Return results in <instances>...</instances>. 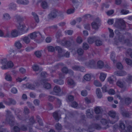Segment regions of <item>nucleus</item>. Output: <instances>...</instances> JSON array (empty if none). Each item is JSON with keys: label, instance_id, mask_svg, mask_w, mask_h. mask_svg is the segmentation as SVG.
I'll list each match as a JSON object with an SVG mask.
<instances>
[{"label": "nucleus", "instance_id": "f257e3e1", "mask_svg": "<svg viewBox=\"0 0 132 132\" xmlns=\"http://www.w3.org/2000/svg\"><path fill=\"white\" fill-rule=\"evenodd\" d=\"M7 117L6 120L7 122H9V124L11 126L16 124V123L14 120L13 116L12 115L11 112L9 110H7Z\"/></svg>", "mask_w": 132, "mask_h": 132}, {"label": "nucleus", "instance_id": "f03ea898", "mask_svg": "<svg viewBox=\"0 0 132 132\" xmlns=\"http://www.w3.org/2000/svg\"><path fill=\"white\" fill-rule=\"evenodd\" d=\"M115 32L117 35H119L118 40L121 44H123L124 43H127V45H129V40L128 39L125 40L124 36L120 34L119 30H116Z\"/></svg>", "mask_w": 132, "mask_h": 132}, {"label": "nucleus", "instance_id": "7ed1b4c3", "mask_svg": "<svg viewBox=\"0 0 132 132\" xmlns=\"http://www.w3.org/2000/svg\"><path fill=\"white\" fill-rule=\"evenodd\" d=\"M109 116L111 118L114 119V120L111 121V124H113L117 121L119 119L118 114L114 111H111L108 113Z\"/></svg>", "mask_w": 132, "mask_h": 132}, {"label": "nucleus", "instance_id": "20e7f679", "mask_svg": "<svg viewBox=\"0 0 132 132\" xmlns=\"http://www.w3.org/2000/svg\"><path fill=\"white\" fill-rule=\"evenodd\" d=\"M115 25L119 29H124L125 27V21L122 19H117Z\"/></svg>", "mask_w": 132, "mask_h": 132}, {"label": "nucleus", "instance_id": "39448f33", "mask_svg": "<svg viewBox=\"0 0 132 132\" xmlns=\"http://www.w3.org/2000/svg\"><path fill=\"white\" fill-rule=\"evenodd\" d=\"M111 120L108 119H105V118H102L100 121V122L102 126L103 129H106L108 128L109 127V123L111 124Z\"/></svg>", "mask_w": 132, "mask_h": 132}, {"label": "nucleus", "instance_id": "423d86ee", "mask_svg": "<svg viewBox=\"0 0 132 132\" xmlns=\"http://www.w3.org/2000/svg\"><path fill=\"white\" fill-rule=\"evenodd\" d=\"M57 42L60 44L62 46H65L67 47H70L71 45V43L69 40L66 39L65 38H64L61 40L60 39H57Z\"/></svg>", "mask_w": 132, "mask_h": 132}, {"label": "nucleus", "instance_id": "0eeeda50", "mask_svg": "<svg viewBox=\"0 0 132 132\" xmlns=\"http://www.w3.org/2000/svg\"><path fill=\"white\" fill-rule=\"evenodd\" d=\"M103 127L101 125H100L98 123L93 124L89 126L88 130L89 132H92L94 129L99 130L101 129H103Z\"/></svg>", "mask_w": 132, "mask_h": 132}, {"label": "nucleus", "instance_id": "6e6552de", "mask_svg": "<svg viewBox=\"0 0 132 132\" xmlns=\"http://www.w3.org/2000/svg\"><path fill=\"white\" fill-rule=\"evenodd\" d=\"M19 34L18 31L16 29L12 30L10 33H7L6 36L10 38H15L18 37Z\"/></svg>", "mask_w": 132, "mask_h": 132}, {"label": "nucleus", "instance_id": "1a4fd4ad", "mask_svg": "<svg viewBox=\"0 0 132 132\" xmlns=\"http://www.w3.org/2000/svg\"><path fill=\"white\" fill-rule=\"evenodd\" d=\"M101 20L99 18H97L95 21L91 23L92 27L93 29L96 30L99 28L100 26V23Z\"/></svg>", "mask_w": 132, "mask_h": 132}, {"label": "nucleus", "instance_id": "9d476101", "mask_svg": "<svg viewBox=\"0 0 132 132\" xmlns=\"http://www.w3.org/2000/svg\"><path fill=\"white\" fill-rule=\"evenodd\" d=\"M85 65L89 68H94L95 67L96 61L94 60H90L89 62L85 63Z\"/></svg>", "mask_w": 132, "mask_h": 132}, {"label": "nucleus", "instance_id": "9b49d317", "mask_svg": "<svg viewBox=\"0 0 132 132\" xmlns=\"http://www.w3.org/2000/svg\"><path fill=\"white\" fill-rule=\"evenodd\" d=\"M7 60L6 58L2 59L1 60L0 63L2 65L1 68L3 70H6L7 69Z\"/></svg>", "mask_w": 132, "mask_h": 132}, {"label": "nucleus", "instance_id": "f8f14e48", "mask_svg": "<svg viewBox=\"0 0 132 132\" xmlns=\"http://www.w3.org/2000/svg\"><path fill=\"white\" fill-rule=\"evenodd\" d=\"M61 90L60 87L55 86L53 88V91L50 92V94L53 95H57L61 92Z\"/></svg>", "mask_w": 132, "mask_h": 132}, {"label": "nucleus", "instance_id": "ddd939ff", "mask_svg": "<svg viewBox=\"0 0 132 132\" xmlns=\"http://www.w3.org/2000/svg\"><path fill=\"white\" fill-rule=\"evenodd\" d=\"M39 85L38 82H35L33 84L28 83L27 84V87L29 88L32 90L35 89Z\"/></svg>", "mask_w": 132, "mask_h": 132}, {"label": "nucleus", "instance_id": "4468645a", "mask_svg": "<svg viewBox=\"0 0 132 132\" xmlns=\"http://www.w3.org/2000/svg\"><path fill=\"white\" fill-rule=\"evenodd\" d=\"M119 127L120 129V132H127L125 129V125L122 121H119Z\"/></svg>", "mask_w": 132, "mask_h": 132}, {"label": "nucleus", "instance_id": "2eb2a0df", "mask_svg": "<svg viewBox=\"0 0 132 132\" xmlns=\"http://www.w3.org/2000/svg\"><path fill=\"white\" fill-rule=\"evenodd\" d=\"M3 102L6 104L10 105L11 104H15L16 103V101L12 99L9 98L7 100H4Z\"/></svg>", "mask_w": 132, "mask_h": 132}, {"label": "nucleus", "instance_id": "dca6fc26", "mask_svg": "<svg viewBox=\"0 0 132 132\" xmlns=\"http://www.w3.org/2000/svg\"><path fill=\"white\" fill-rule=\"evenodd\" d=\"M47 80L44 79L41 81V83L44 85V87L45 88L48 89L51 87V84L47 82Z\"/></svg>", "mask_w": 132, "mask_h": 132}, {"label": "nucleus", "instance_id": "f3484780", "mask_svg": "<svg viewBox=\"0 0 132 132\" xmlns=\"http://www.w3.org/2000/svg\"><path fill=\"white\" fill-rule=\"evenodd\" d=\"M72 69L74 70L79 71L82 72H84L85 70L84 68L81 66L75 65L72 67Z\"/></svg>", "mask_w": 132, "mask_h": 132}, {"label": "nucleus", "instance_id": "a211bd4d", "mask_svg": "<svg viewBox=\"0 0 132 132\" xmlns=\"http://www.w3.org/2000/svg\"><path fill=\"white\" fill-rule=\"evenodd\" d=\"M57 11L55 9H53L51 12L49 14L48 17L50 19L54 18L56 17Z\"/></svg>", "mask_w": 132, "mask_h": 132}, {"label": "nucleus", "instance_id": "6ab92c4d", "mask_svg": "<svg viewBox=\"0 0 132 132\" xmlns=\"http://www.w3.org/2000/svg\"><path fill=\"white\" fill-rule=\"evenodd\" d=\"M41 35L40 33L39 32H35L30 34L28 35L30 38L31 39H33L36 38L38 35Z\"/></svg>", "mask_w": 132, "mask_h": 132}, {"label": "nucleus", "instance_id": "aec40b11", "mask_svg": "<svg viewBox=\"0 0 132 132\" xmlns=\"http://www.w3.org/2000/svg\"><path fill=\"white\" fill-rule=\"evenodd\" d=\"M55 49L58 51L59 55L60 57L63 56V54L64 52V50H63L60 47L56 46L55 47Z\"/></svg>", "mask_w": 132, "mask_h": 132}, {"label": "nucleus", "instance_id": "412c9836", "mask_svg": "<svg viewBox=\"0 0 132 132\" xmlns=\"http://www.w3.org/2000/svg\"><path fill=\"white\" fill-rule=\"evenodd\" d=\"M93 110L92 109H89L87 110L86 111V114L87 117L89 118H92Z\"/></svg>", "mask_w": 132, "mask_h": 132}, {"label": "nucleus", "instance_id": "4be33fe9", "mask_svg": "<svg viewBox=\"0 0 132 132\" xmlns=\"http://www.w3.org/2000/svg\"><path fill=\"white\" fill-rule=\"evenodd\" d=\"M62 71L64 73H67L68 72L71 75H73V72L71 70H68L67 68L65 67H63L62 69Z\"/></svg>", "mask_w": 132, "mask_h": 132}, {"label": "nucleus", "instance_id": "5701e85b", "mask_svg": "<svg viewBox=\"0 0 132 132\" xmlns=\"http://www.w3.org/2000/svg\"><path fill=\"white\" fill-rule=\"evenodd\" d=\"M17 28L18 29L21 31H23L25 29L26 26L25 24L22 23H19L17 26Z\"/></svg>", "mask_w": 132, "mask_h": 132}, {"label": "nucleus", "instance_id": "b1692460", "mask_svg": "<svg viewBox=\"0 0 132 132\" xmlns=\"http://www.w3.org/2000/svg\"><path fill=\"white\" fill-rule=\"evenodd\" d=\"M114 74L116 75L122 76L126 75V73L124 71H116L114 72Z\"/></svg>", "mask_w": 132, "mask_h": 132}, {"label": "nucleus", "instance_id": "393cba45", "mask_svg": "<svg viewBox=\"0 0 132 132\" xmlns=\"http://www.w3.org/2000/svg\"><path fill=\"white\" fill-rule=\"evenodd\" d=\"M116 84L118 86L121 88L123 87L125 85L124 82L121 80H118L116 82Z\"/></svg>", "mask_w": 132, "mask_h": 132}, {"label": "nucleus", "instance_id": "a878e982", "mask_svg": "<svg viewBox=\"0 0 132 132\" xmlns=\"http://www.w3.org/2000/svg\"><path fill=\"white\" fill-rule=\"evenodd\" d=\"M97 36H94L92 37H89L88 39V43L90 44H92L94 42H95L96 38H97Z\"/></svg>", "mask_w": 132, "mask_h": 132}, {"label": "nucleus", "instance_id": "bb28decb", "mask_svg": "<svg viewBox=\"0 0 132 132\" xmlns=\"http://www.w3.org/2000/svg\"><path fill=\"white\" fill-rule=\"evenodd\" d=\"M14 45L15 47L18 49H20L22 47V45L20 41L16 42Z\"/></svg>", "mask_w": 132, "mask_h": 132}, {"label": "nucleus", "instance_id": "cd10ccee", "mask_svg": "<svg viewBox=\"0 0 132 132\" xmlns=\"http://www.w3.org/2000/svg\"><path fill=\"white\" fill-rule=\"evenodd\" d=\"M97 38H96L95 43L97 46H100L102 44V41L100 39L99 37L97 36Z\"/></svg>", "mask_w": 132, "mask_h": 132}, {"label": "nucleus", "instance_id": "c85d7f7f", "mask_svg": "<svg viewBox=\"0 0 132 132\" xmlns=\"http://www.w3.org/2000/svg\"><path fill=\"white\" fill-rule=\"evenodd\" d=\"M32 14L33 15L35 20L37 23H38L39 22V19L38 15L35 12H32Z\"/></svg>", "mask_w": 132, "mask_h": 132}, {"label": "nucleus", "instance_id": "c756f323", "mask_svg": "<svg viewBox=\"0 0 132 132\" xmlns=\"http://www.w3.org/2000/svg\"><path fill=\"white\" fill-rule=\"evenodd\" d=\"M3 20L5 21H8L11 19V17L10 15L7 13H5L3 15Z\"/></svg>", "mask_w": 132, "mask_h": 132}, {"label": "nucleus", "instance_id": "7c9ffc66", "mask_svg": "<svg viewBox=\"0 0 132 132\" xmlns=\"http://www.w3.org/2000/svg\"><path fill=\"white\" fill-rule=\"evenodd\" d=\"M96 93L97 96L98 98H101L102 96V95L100 88H98L96 89Z\"/></svg>", "mask_w": 132, "mask_h": 132}, {"label": "nucleus", "instance_id": "2f4dec72", "mask_svg": "<svg viewBox=\"0 0 132 132\" xmlns=\"http://www.w3.org/2000/svg\"><path fill=\"white\" fill-rule=\"evenodd\" d=\"M53 117L55 120L57 121L59 120L60 117L59 115L58 112L57 111H55L54 112L53 115Z\"/></svg>", "mask_w": 132, "mask_h": 132}, {"label": "nucleus", "instance_id": "473e14b6", "mask_svg": "<svg viewBox=\"0 0 132 132\" xmlns=\"http://www.w3.org/2000/svg\"><path fill=\"white\" fill-rule=\"evenodd\" d=\"M106 76V74L103 72L101 73L100 76V78L101 81H104Z\"/></svg>", "mask_w": 132, "mask_h": 132}, {"label": "nucleus", "instance_id": "72a5a7b5", "mask_svg": "<svg viewBox=\"0 0 132 132\" xmlns=\"http://www.w3.org/2000/svg\"><path fill=\"white\" fill-rule=\"evenodd\" d=\"M97 67L99 69H101L104 66V62L101 61H98L97 63Z\"/></svg>", "mask_w": 132, "mask_h": 132}, {"label": "nucleus", "instance_id": "f704fd0d", "mask_svg": "<svg viewBox=\"0 0 132 132\" xmlns=\"http://www.w3.org/2000/svg\"><path fill=\"white\" fill-rule=\"evenodd\" d=\"M95 111L96 114H98L101 112L102 109L101 108L100 106H97L95 108Z\"/></svg>", "mask_w": 132, "mask_h": 132}, {"label": "nucleus", "instance_id": "c9c22d12", "mask_svg": "<svg viewBox=\"0 0 132 132\" xmlns=\"http://www.w3.org/2000/svg\"><path fill=\"white\" fill-rule=\"evenodd\" d=\"M54 82L57 84H58L60 85H62L64 83V81L61 79H55L54 80Z\"/></svg>", "mask_w": 132, "mask_h": 132}, {"label": "nucleus", "instance_id": "e433bc0d", "mask_svg": "<svg viewBox=\"0 0 132 132\" xmlns=\"http://www.w3.org/2000/svg\"><path fill=\"white\" fill-rule=\"evenodd\" d=\"M84 78L86 81H89L90 80L91 78V74H87L84 77Z\"/></svg>", "mask_w": 132, "mask_h": 132}, {"label": "nucleus", "instance_id": "4c0bfd02", "mask_svg": "<svg viewBox=\"0 0 132 132\" xmlns=\"http://www.w3.org/2000/svg\"><path fill=\"white\" fill-rule=\"evenodd\" d=\"M29 122L30 125H32L36 123V121L34 119V117L33 116H32L29 119Z\"/></svg>", "mask_w": 132, "mask_h": 132}, {"label": "nucleus", "instance_id": "58836bf2", "mask_svg": "<svg viewBox=\"0 0 132 132\" xmlns=\"http://www.w3.org/2000/svg\"><path fill=\"white\" fill-rule=\"evenodd\" d=\"M5 79L7 81H11L12 80V78L11 75L7 73L5 74Z\"/></svg>", "mask_w": 132, "mask_h": 132}, {"label": "nucleus", "instance_id": "ea45409f", "mask_svg": "<svg viewBox=\"0 0 132 132\" xmlns=\"http://www.w3.org/2000/svg\"><path fill=\"white\" fill-rule=\"evenodd\" d=\"M41 6L44 9H46L48 7V5L47 3L45 1H43L42 2Z\"/></svg>", "mask_w": 132, "mask_h": 132}, {"label": "nucleus", "instance_id": "a19ab883", "mask_svg": "<svg viewBox=\"0 0 132 132\" xmlns=\"http://www.w3.org/2000/svg\"><path fill=\"white\" fill-rule=\"evenodd\" d=\"M23 41L26 44H29L30 42V40L27 37H25L22 39Z\"/></svg>", "mask_w": 132, "mask_h": 132}, {"label": "nucleus", "instance_id": "79ce46f5", "mask_svg": "<svg viewBox=\"0 0 132 132\" xmlns=\"http://www.w3.org/2000/svg\"><path fill=\"white\" fill-rule=\"evenodd\" d=\"M131 102V99L129 97L126 98L125 99V103L127 105H128L130 104Z\"/></svg>", "mask_w": 132, "mask_h": 132}, {"label": "nucleus", "instance_id": "37998d69", "mask_svg": "<svg viewBox=\"0 0 132 132\" xmlns=\"http://www.w3.org/2000/svg\"><path fill=\"white\" fill-rule=\"evenodd\" d=\"M62 36L61 31L60 30L57 31L55 37L57 39H60V37Z\"/></svg>", "mask_w": 132, "mask_h": 132}, {"label": "nucleus", "instance_id": "c03bdc74", "mask_svg": "<svg viewBox=\"0 0 132 132\" xmlns=\"http://www.w3.org/2000/svg\"><path fill=\"white\" fill-rule=\"evenodd\" d=\"M16 7V6L15 4L13 3H11L9 5V8L10 9L14 10H15Z\"/></svg>", "mask_w": 132, "mask_h": 132}, {"label": "nucleus", "instance_id": "a18cd8bd", "mask_svg": "<svg viewBox=\"0 0 132 132\" xmlns=\"http://www.w3.org/2000/svg\"><path fill=\"white\" fill-rule=\"evenodd\" d=\"M125 60L126 63L128 65H132V61L130 59L126 58L125 59Z\"/></svg>", "mask_w": 132, "mask_h": 132}, {"label": "nucleus", "instance_id": "49530a36", "mask_svg": "<svg viewBox=\"0 0 132 132\" xmlns=\"http://www.w3.org/2000/svg\"><path fill=\"white\" fill-rule=\"evenodd\" d=\"M94 84L97 87H101L102 86L101 83L99 81L97 80H95L94 81Z\"/></svg>", "mask_w": 132, "mask_h": 132}, {"label": "nucleus", "instance_id": "de8ad7c7", "mask_svg": "<svg viewBox=\"0 0 132 132\" xmlns=\"http://www.w3.org/2000/svg\"><path fill=\"white\" fill-rule=\"evenodd\" d=\"M36 118L38 122L39 123V125L41 126H43V123L40 116H39L37 115L36 116Z\"/></svg>", "mask_w": 132, "mask_h": 132}, {"label": "nucleus", "instance_id": "09e8293b", "mask_svg": "<svg viewBox=\"0 0 132 132\" xmlns=\"http://www.w3.org/2000/svg\"><path fill=\"white\" fill-rule=\"evenodd\" d=\"M121 114L123 116L126 117H128L130 115L128 112L125 111H122Z\"/></svg>", "mask_w": 132, "mask_h": 132}, {"label": "nucleus", "instance_id": "8fccbe9b", "mask_svg": "<svg viewBox=\"0 0 132 132\" xmlns=\"http://www.w3.org/2000/svg\"><path fill=\"white\" fill-rule=\"evenodd\" d=\"M113 76H112L109 77L107 79L108 81L110 84H112L114 82L113 80Z\"/></svg>", "mask_w": 132, "mask_h": 132}, {"label": "nucleus", "instance_id": "3c124183", "mask_svg": "<svg viewBox=\"0 0 132 132\" xmlns=\"http://www.w3.org/2000/svg\"><path fill=\"white\" fill-rule=\"evenodd\" d=\"M77 52L78 55H81L83 54L84 51L82 49L79 48L77 50Z\"/></svg>", "mask_w": 132, "mask_h": 132}, {"label": "nucleus", "instance_id": "603ef678", "mask_svg": "<svg viewBox=\"0 0 132 132\" xmlns=\"http://www.w3.org/2000/svg\"><path fill=\"white\" fill-rule=\"evenodd\" d=\"M13 62L11 61L8 62L7 64V69L9 68H11L13 66Z\"/></svg>", "mask_w": 132, "mask_h": 132}, {"label": "nucleus", "instance_id": "864d4df0", "mask_svg": "<svg viewBox=\"0 0 132 132\" xmlns=\"http://www.w3.org/2000/svg\"><path fill=\"white\" fill-rule=\"evenodd\" d=\"M41 51H37L35 52V54L37 57H39L41 56Z\"/></svg>", "mask_w": 132, "mask_h": 132}, {"label": "nucleus", "instance_id": "5fc2aeb1", "mask_svg": "<svg viewBox=\"0 0 132 132\" xmlns=\"http://www.w3.org/2000/svg\"><path fill=\"white\" fill-rule=\"evenodd\" d=\"M14 18L15 20L18 21H20L22 19V17L18 15H15L14 16Z\"/></svg>", "mask_w": 132, "mask_h": 132}, {"label": "nucleus", "instance_id": "6e6d98bb", "mask_svg": "<svg viewBox=\"0 0 132 132\" xmlns=\"http://www.w3.org/2000/svg\"><path fill=\"white\" fill-rule=\"evenodd\" d=\"M115 54L114 53V52H112L110 54V58L114 63L115 61Z\"/></svg>", "mask_w": 132, "mask_h": 132}, {"label": "nucleus", "instance_id": "4d7b16f0", "mask_svg": "<svg viewBox=\"0 0 132 132\" xmlns=\"http://www.w3.org/2000/svg\"><path fill=\"white\" fill-rule=\"evenodd\" d=\"M68 84L70 85H73L75 84L73 81L72 79L69 78L68 79Z\"/></svg>", "mask_w": 132, "mask_h": 132}, {"label": "nucleus", "instance_id": "13d9d810", "mask_svg": "<svg viewBox=\"0 0 132 132\" xmlns=\"http://www.w3.org/2000/svg\"><path fill=\"white\" fill-rule=\"evenodd\" d=\"M73 32V31L71 30H66L64 31L65 34L70 35L72 34Z\"/></svg>", "mask_w": 132, "mask_h": 132}, {"label": "nucleus", "instance_id": "bf43d9fd", "mask_svg": "<svg viewBox=\"0 0 132 132\" xmlns=\"http://www.w3.org/2000/svg\"><path fill=\"white\" fill-rule=\"evenodd\" d=\"M76 41L77 43L80 44L82 42V40L81 37H78L76 39Z\"/></svg>", "mask_w": 132, "mask_h": 132}, {"label": "nucleus", "instance_id": "052dcab7", "mask_svg": "<svg viewBox=\"0 0 132 132\" xmlns=\"http://www.w3.org/2000/svg\"><path fill=\"white\" fill-rule=\"evenodd\" d=\"M33 70L35 71H38L39 69V67L37 65H34L32 66Z\"/></svg>", "mask_w": 132, "mask_h": 132}, {"label": "nucleus", "instance_id": "680f3d73", "mask_svg": "<svg viewBox=\"0 0 132 132\" xmlns=\"http://www.w3.org/2000/svg\"><path fill=\"white\" fill-rule=\"evenodd\" d=\"M55 127L57 129L59 130H60L62 128V127L61 125L59 123H58L56 125Z\"/></svg>", "mask_w": 132, "mask_h": 132}, {"label": "nucleus", "instance_id": "e2e57ef3", "mask_svg": "<svg viewBox=\"0 0 132 132\" xmlns=\"http://www.w3.org/2000/svg\"><path fill=\"white\" fill-rule=\"evenodd\" d=\"M81 95L83 96H85L87 95V91L85 90H82L81 92Z\"/></svg>", "mask_w": 132, "mask_h": 132}, {"label": "nucleus", "instance_id": "0e129e2a", "mask_svg": "<svg viewBox=\"0 0 132 132\" xmlns=\"http://www.w3.org/2000/svg\"><path fill=\"white\" fill-rule=\"evenodd\" d=\"M117 67L118 69H123V67L122 64L120 63H118L117 64Z\"/></svg>", "mask_w": 132, "mask_h": 132}, {"label": "nucleus", "instance_id": "69168bd1", "mask_svg": "<svg viewBox=\"0 0 132 132\" xmlns=\"http://www.w3.org/2000/svg\"><path fill=\"white\" fill-rule=\"evenodd\" d=\"M82 47L85 50H87L89 47L88 45L86 43H84L83 44Z\"/></svg>", "mask_w": 132, "mask_h": 132}, {"label": "nucleus", "instance_id": "338daca9", "mask_svg": "<svg viewBox=\"0 0 132 132\" xmlns=\"http://www.w3.org/2000/svg\"><path fill=\"white\" fill-rule=\"evenodd\" d=\"M108 29L110 33L109 35L110 37H112L114 35L113 30L109 28H108Z\"/></svg>", "mask_w": 132, "mask_h": 132}, {"label": "nucleus", "instance_id": "774afa93", "mask_svg": "<svg viewBox=\"0 0 132 132\" xmlns=\"http://www.w3.org/2000/svg\"><path fill=\"white\" fill-rule=\"evenodd\" d=\"M20 130V129L17 126H15L13 128L14 131L15 132H19Z\"/></svg>", "mask_w": 132, "mask_h": 132}]
</instances>
